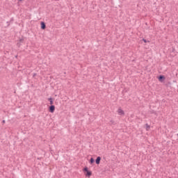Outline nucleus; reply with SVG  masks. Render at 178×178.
<instances>
[{
    "label": "nucleus",
    "instance_id": "1",
    "mask_svg": "<svg viewBox=\"0 0 178 178\" xmlns=\"http://www.w3.org/2000/svg\"><path fill=\"white\" fill-rule=\"evenodd\" d=\"M83 172L87 177H90L91 175H92V172L91 171L88 170V168L86 167L83 168Z\"/></svg>",
    "mask_w": 178,
    "mask_h": 178
},
{
    "label": "nucleus",
    "instance_id": "2",
    "mask_svg": "<svg viewBox=\"0 0 178 178\" xmlns=\"http://www.w3.org/2000/svg\"><path fill=\"white\" fill-rule=\"evenodd\" d=\"M49 111V112H51V113H54V112H55V106L54 105L50 106Z\"/></svg>",
    "mask_w": 178,
    "mask_h": 178
},
{
    "label": "nucleus",
    "instance_id": "3",
    "mask_svg": "<svg viewBox=\"0 0 178 178\" xmlns=\"http://www.w3.org/2000/svg\"><path fill=\"white\" fill-rule=\"evenodd\" d=\"M41 29H42V30H45V29H47V26L45 25V22H41Z\"/></svg>",
    "mask_w": 178,
    "mask_h": 178
},
{
    "label": "nucleus",
    "instance_id": "4",
    "mask_svg": "<svg viewBox=\"0 0 178 178\" xmlns=\"http://www.w3.org/2000/svg\"><path fill=\"white\" fill-rule=\"evenodd\" d=\"M96 164L97 165H99L100 162H101V156H98L97 157L96 160H95Z\"/></svg>",
    "mask_w": 178,
    "mask_h": 178
},
{
    "label": "nucleus",
    "instance_id": "5",
    "mask_svg": "<svg viewBox=\"0 0 178 178\" xmlns=\"http://www.w3.org/2000/svg\"><path fill=\"white\" fill-rule=\"evenodd\" d=\"M159 81H163V80H165V76H163V75H160V76H159Z\"/></svg>",
    "mask_w": 178,
    "mask_h": 178
},
{
    "label": "nucleus",
    "instance_id": "6",
    "mask_svg": "<svg viewBox=\"0 0 178 178\" xmlns=\"http://www.w3.org/2000/svg\"><path fill=\"white\" fill-rule=\"evenodd\" d=\"M118 113H119V115H124V111H123L122 109L119 108L118 109Z\"/></svg>",
    "mask_w": 178,
    "mask_h": 178
},
{
    "label": "nucleus",
    "instance_id": "7",
    "mask_svg": "<svg viewBox=\"0 0 178 178\" xmlns=\"http://www.w3.org/2000/svg\"><path fill=\"white\" fill-rule=\"evenodd\" d=\"M49 102H50V105L51 106H52V105H54V101L52 100V98H49Z\"/></svg>",
    "mask_w": 178,
    "mask_h": 178
},
{
    "label": "nucleus",
    "instance_id": "8",
    "mask_svg": "<svg viewBox=\"0 0 178 178\" xmlns=\"http://www.w3.org/2000/svg\"><path fill=\"white\" fill-rule=\"evenodd\" d=\"M94 162H95V160H94V158H91L90 160V163L92 164Z\"/></svg>",
    "mask_w": 178,
    "mask_h": 178
},
{
    "label": "nucleus",
    "instance_id": "9",
    "mask_svg": "<svg viewBox=\"0 0 178 178\" xmlns=\"http://www.w3.org/2000/svg\"><path fill=\"white\" fill-rule=\"evenodd\" d=\"M149 129H150V127H149V125H148V124H146V130H149Z\"/></svg>",
    "mask_w": 178,
    "mask_h": 178
},
{
    "label": "nucleus",
    "instance_id": "10",
    "mask_svg": "<svg viewBox=\"0 0 178 178\" xmlns=\"http://www.w3.org/2000/svg\"><path fill=\"white\" fill-rule=\"evenodd\" d=\"M143 41H144V42H147V40L145 39H143Z\"/></svg>",
    "mask_w": 178,
    "mask_h": 178
},
{
    "label": "nucleus",
    "instance_id": "11",
    "mask_svg": "<svg viewBox=\"0 0 178 178\" xmlns=\"http://www.w3.org/2000/svg\"><path fill=\"white\" fill-rule=\"evenodd\" d=\"M111 124H113V121L111 120Z\"/></svg>",
    "mask_w": 178,
    "mask_h": 178
},
{
    "label": "nucleus",
    "instance_id": "12",
    "mask_svg": "<svg viewBox=\"0 0 178 178\" xmlns=\"http://www.w3.org/2000/svg\"><path fill=\"white\" fill-rule=\"evenodd\" d=\"M23 42V40H20V42Z\"/></svg>",
    "mask_w": 178,
    "mask_h": 178
},
{
    "label": "nucleus",
    "instance_id": "13",
    "mask_svg": "<svg viewBox=\"0 0 178 178\" xmlns=\"http://www.w3.org/2000/svg\"><path fill=\"white\" fill-rule=\"evenodd\" d=\"M3 123H5V120H3Z\"/></svg>",
    "mask_w": 178,
    "mask_h": 178
},
{
    "label": "nucleus",
    "instance_id": "14",
    "mask_svg": "<svg viewBox=\"0 0 178 178\" xmlns=\"http://www.w3.org/2000/svg\"><path fill=\"white\" fill-rule=\"evenodd\" d=\"M33 76H35V74H34V75Z\"/></svg>",
    "mask_w": 178,
    "mask_h": 178
},
{
    "label": "nucleus",
    "instance_id": "15",
    "mask_svg": "<svg viewBox=\"0 0 178 178\" xmlns=\"http://www.w3.org/2000/svg\"><path fill=\"white\" fill-rule=\"evenodd\" d=\"M19 1H22V0H19Z\"/></svg>",
    "mask_w": 178,
    "mask_h": 178
}]
</instances>
